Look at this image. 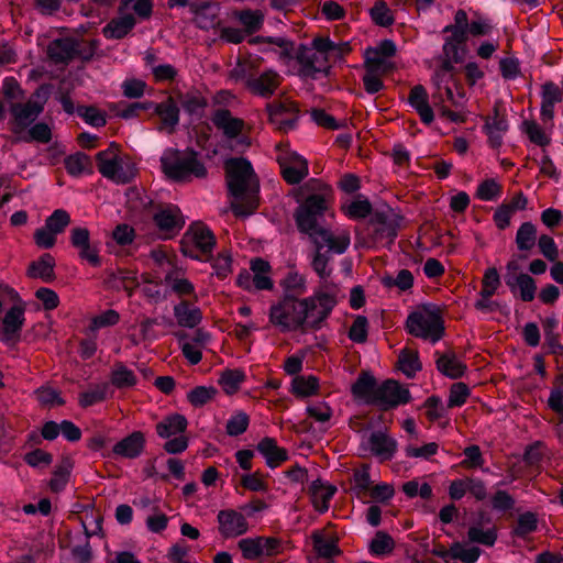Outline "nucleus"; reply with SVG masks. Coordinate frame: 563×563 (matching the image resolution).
Masks as SVG:
<instances>
[{
    "label": "nucleus",
    "mask_w": 563,
    "mask_h": 563,
    "mask_svg": "<svg viewBox=\"0 0 563 563\" xmlns=\"http://www.w3.org/2000/svg\"><path fill=\"white\" fill-rule=\"evenodd\" d=\"M485 133L492 147L497 148L503 143L504 134L508 130V122L504 115L499 113L497 107L494 108V115L486 119L484 125Z\"/></svg>",
    "instance_id": "29"
},
{
    "label": "nucleus",
    "mask_w": 563,
    "mask_h": 563,
    "mask_svg": "<svg viewBox=\"0 0 563 563\" xmlns=\"http://www.w3.org/2000/svg\"><path fill=\"white\" fill-rule=\"evenodd\" d=\"M231 209L238 217H249L258 207L260 184L251 163L243 158H229L224 163Z\"/></svg>",
    "instance_id": "1"
},
{
    "label": "nucleus",
    "mask_w": 563,
    "mask_h": 563,
    "mask_svg": "<svg viewBox=\"0 0 563 563\" xmlns=\"http://www.w3.org/2000/svg\"><path fill=\"white\" fill-rule=\"evenodd\" d=\"M174 316L178 324L185 328H195L202 320L201 310L188 301H181L176 305L174 307Z\"/></svg>",
    "instance_id": "40"
},
{
    "label": "nucleus",
    "mask_w": 563,
    "mask_h": 563,
    "mask_svg": "<svg viewBox=\"0 0 563 563\" xmlns=\"http://www.w3.org/2000/svg\"><path fill=\"white\" fill-rule=\"evenodd\" d=\"M377 388L378 385L375 378L367 373H363L352 385V394L356 399L374 405Z\"/></svg>",
    "instance_id": "39"
},
{
    "label": "nucleus",
    "mask_w": 563,
    "mask_h": 563,
    "mask_svg": "<svg viewBox=\"0 0 563 563\" xmlns=\"http://www.w3.org/2000/svg\"><path fill=\"white\" fill-rule=\"evenodd\" d=\"M397 236V225L385 216H377L373 223V238L375 242L391 243Z\"/></svg>",
    "instance_id": "45"
},
{
    "label": "nucleus",
    "mask_w": 563,
    "mask_h": 563,
    "mask_svg": "<svg viewBox=\"0 0 563 563\" xmlns=\"http://www.w3.org/2000/svg\"><path fill=\"white\" fill-rule=\"evenodd\" d=\"M408 103L415 109L424 124L429 125L433 122V109L429 101L428 91L422 85H416L410 89Z\"/></svg>",
    "instance_id": "24"
},
{
    "label": "nucleus",
    "mask_w": 563,
    "mask_h": 563,
    "mask_svg": "<svg viewBox=\"0 0 563 563\" xmlns=\"http://www.w3.org/2000/svg\"><path fill=\"white\" fill-rule=\"evenodd\" d=\"M299 64V76L303 78H317L318 74H327V57L313 48L301 47L296 56Z\"/></svg>",
    "instance_id": "17"
},
{
    "label": "nucleus",
    "mask_w": 563,
    "mask_h": 563,
    "mask_svg": "<svg viewBox=\"0 0 563 563\" xmlns=\"http://www.w3.org/2000/svg\"><path fill=\"white\" fill-rule=\"evenodd\" d=\"M501 194V185L493 178L482 181L476 190V197L482 201H495Z\"/></svg>",
    "instance_id": "51"
},
{
    "label": "nucleus",
    "mask_w": 563,
    "mask_h": 563,
    "mask_svg": "<svg viewBox=\"0 0 563 563\" xmlns=\"http://www.w3.org/2000/svg\"><path fill=\"white\" fill-rule=\"evenodd\" d=\"M213 124L229 139L236 137L244 129V121L232 117L227 109H218L212 115Z\"/></svg>",
    "instance_id": "28"
},
{
    "label": "nucleus",
    "mask_w": 563,
    "mask_h": 563,
    "mask_svg": "<svg viewBox=\"0 0 563 563\" xmlns=\"http://www.w3.org/2000/svg\"><path fill=\"white\" fill-rule=\"evenodd\" d=\"M372 20L380 26H389L394 23V15L385 1H376L369 11Z\"/></svg>",
    "instance_id": "59"
},
{
    "label": "nucleus",
    "mask_w": 563,
    "mask_h": 563,
    "mask_svg": "<svg viewBox=\"0 0 563 563\" xmlns=\"http://www.w3.org/2000/svg\"><path fill=\"white\" fill-rule=\"evenodd\" d=\"M250 424V417L244 411L233 412L227 421L225 431L230 437L244 433Z\"/></svg>",
    "instance_id": "53"
},
{
    "label": "nucleus",
    "mask_w": 563,
    "mask_h": 563,
    "mask_svg": "<svg viewBox=\"0 0 563 563\" xmlns=\"http://www.w3.org/2000/svg\"><path fill=\"white\" fill-rule=\"evenodd\" d=\"M269 322L280 332H305V321L300 299L292 295H284L269 307Z\"/></svg>",
    "instance_id": "7"
},
{
    "label": "nucleus",
    "mask_w": 563,
    "mask_h": 563,
    "mask_svg": "<svg viewBox=\"0 0 563 563\" xmlns=\"http://www.w3.org/2000/svg\"><path fill=\"white\" fill-rule=\"evenodd\" d=\"M341 289L338 285L322 282L311 296L300 299L302 306L305 332L318 331L339 303Z\"/></svg>",
    "instance_id": "2"
},
{
    "label": "nucleus",
    "mask_w": 563,
    "mask_h": 563,
    "mask_svg": "<svg viewBox=\"0 0 563 563\" xmlns=\"http://www.w3.org/2000/svg\"><path fill=\"white\" fill-rule=\"evenodd\" d=\"M408 332L432 343L440 341L444 334L441 309L435 305H423L411 312L406 321Z\"/></svg>",
    "instance_id": "6"
},
{
    "label": "nucleus",
    "mask_w": 563,
    "mask_h": 563,
    "mask_svg": "<svg viewBox=\"0 0 563 563\" xmlns=\"http://www.w3.org/2000/svg\"><path fill=\"white\" fill-rule=\"evenodd\" d=\"M96 161L99 173L117 184H128L134 177L133 167L124 164L120 158L119 147L115 143H111L107 150L97 153Z\"/></svg>",
    "instance_id": "9"
},
{
    "label": "nucleus",
    "mask_w": 563,
    "mask_h": 563,
    "mask_svg": "<svg viewBox=\"0 0 563 563\" xmlns=\"http://www.w3.org/2000/svg\"><path fill=\"white\" fill-rule=\"evenodd\" d=\"M470 542L485 547H493L497 540V531L494 527L484 528L479 525L470 527L467 531Z\"/></svg>",
    "instance_id": "47"
},
{
    "label": "nucleus",
    "mask_w": 563,
    "mask_h": 563,
    "mask_svg": "<svg viewBox=\"0 0 563 563\" xmlns=\"http://www.w3.org/2000/svg\"><path fill=\"white\" fill-rule=\"evenodd\" d=\"M395 548L394 539L384 531H377L369 544V551L374 555H386Z\"/></svg>",
    "instance_id": "50"
},
{
    "label": "nucleus",
    "mask_w": 563,
    "mask_h": 563,
    "mask_svg": "<svg viewBox=\"0 0 563 563\" xmlns=\"http://www.w3.org/2000/svg\"><path fill=\"white\" fill-rule=\"evenodd\" d=\"M368 334V320L364 316H357L350 330L349 339L355 343H364Z\"/></svg>",
    "instance_id": "61"
},
{
    "label": "nucleus",
    "mask_w": 563,
    "mask_h": 563,
    "mask_svg": "<svg viewBox=\"0 0 563 563\" xmlns=\"http://www.w3.org/2000/svg\"><path fill=\"white\" fill-rule=\"evenodd\" d=\"M366 449L380 462L389 461L397 450V442L387 433L375 431L366 440Z\"/></svg>",
    "instance_id": "22"
},
{
    "label": "nucleus",
    "mask_w": 563,
    "mask_h": 563,
    "mask_svg": "<svg viewBox=\"0 0 563 563\" xmlns=\"http://www.w3.org/2000/svg\"><path fill=\"white\" fill-rule=\"evenodd\" d=\"M55 260L54 257L45 253L38 260L33 261L29 267L26 275L30 278H37L44 283H51L55 279Z\"/></svg>",
    "instance_id": "34"
},
{
    "label": "nucleus",
    "mask_w": 563,
    "mask_h": 563,
    "mask_svg": "<svg viewBox=\"0 0 563 563\" xmlns=\"http://www.w3.org/2000/svg\"><path fill=\"white\" fill-rule=\"evenodd\" d=\"M470 396V388L464 383H455L451 386L448 407H461L464 405Z\"/></svg>",
    "instance_id": "64"
},
{
    "label": "nucleus",
    "mask_w": 563,
    "mask_h": 563,
    "mask_svg": "<svg viewBox=\"0 0 563 563\" xmlns=\"http://www.w3.org/2000/svg\"><path fill=\"white\" fill-rule=\"evenodd\" d=\"M135 25V19L132 14H125L111 20L102 30L104 37L109 40H120L124 37Z\"/></svg>",
    "instance_id": "42"
},
{
    "label": "nucleus",
    "mask_w": 563,
    "mask_h": 563,
    "mask_svg": "<svg viewBox=\"0 0 563 563\" xmlns=\"http://www.w3.org/2000/svg\"><path fill=\"white\" fill-rule=\"evenodd\" d=\"M394 65L388 58L377 55L375 52H365L364 69L386 75L393 69Z\"/></svg>",
    "instance_id": "55"
},
{
    "label": "nucleus",
    "mask_w": 563,
    "mask_h": 563,
    "mask_svg": "<svg viewBox=\"0 0 563 563\" xmlns=\"http://www.w3.org/2000/svg\"><path fill=\"white\" fill-rule=\"evenodd\" d=\"M437 356V368L443 375L456 379L464 375L466 371V365L456 356L453 352H446L444 354H440L435 352Z\"/></svg>",
    "instance_id": "32"
},
{
    "label": "nucleus",
    "mask_w": 563,
    "mask_h": 563,
    "mask_svg": "<svg viewBox=\"0 0 563 563\" xmlns=\"http://www.w3.org/2000/svg\"><path fill=\"white\" fill-rule=\"evenodd\" d=\"M319 382L314 376H297L292 380V393L300 397H308L318 391Z\"/></svg>",
    "instance_id": "54"
},
{
    "label": "nucleus",
    "mask_w": 563,
    "mask_h": 563,
    "mask_svg": "<svg viewBox=\"0 0 563 563\" xmlns=\"http://www.w3.org/2000/svg\"><path fill=\"white\" fill-rule=\"evenodd\" d=\"M79 43L71 38H59L48 45V56L55 62H68L79 54Z\"/></svg>",
    "instance_id": "35"
},
{
    "label": "nucleus",
    "mask_w": 563,
    "mask_h": 563,
    "mask_svg": "<svg viewBox=\"0 0 563 563\" xmlns=\"http://www.w3.org/2000/svg\"><path fill=\"white\" fill-rule=\"evenodd\" d=\"M372 488V479L369 475V466L363 465L354 471L353 474V490L361 497L366 495Z\"/></svg>",
    "instance_id": "57"
},
{
    "label": "nucleus",
    "mask_w": 563,
    "mask_h": 563,
    "mask_svg": "<svg viewBox=\"0 0 563 563\" xmlns=\"http://www.w3.org/2000/svg\"><path fill=\"white\" fill-rule=\"evenodd\" d=\"M431 82L434 87L432 92L433 107L439 110L441 117L451 122H463L464 118L446 106V102H449L454 107H461L465 101V92L455 79V71L434 70Z\"/></svg>",
    "instance_id": "3"
},
{
    "label": "nucleus",
    "mask_w": 563,
    "mask_h": 563,
    "mask_svg": "<svg viewBox=\"0 0 563 563\" xmlns=\"http://www.w3.org/2000/svg\"><path fill=\"white\" fill-rule=\"evenodd\" d=\"M153 220L165 238L177 234L185 225V218L177 206L169 205L155 212Z\"/></svg>",
    "instance_id": "19"
},
{
    "label": "nucleus",
    "mask_w": 563,
    "mask_h": 563,
    "mask_svg": "<svg viewBox=\"0 0 563 563\" xmlns=\"http://www.w3.org/2000/svg\"><path fill=\"white\" fill-rule=\"evenodd\" d=\"M64 166L68 175L82 177L93 173V163L90 156L82 152H76L64 159Z\"/></svg>",
    "instance_id": "37"
},
{
    "label": "nucleus",
    "mask_w": 563,
    "mask_h": 563,
    "mask_svg": "<svg viewBox=\"0 0 563 563\" xmlns=\"http://www.w3.org/2000/svg\"><path fill=\"white\" fill-rule=\"evenodd\" d=\"M311 503L314 509L319 512H325L329 509V504L334 496L336 488L334 486L325 485L320 481H316L311 485Z\"/></svg>",
    "instance_id": "41"
},
{
    "label": "nucleus",
    "mask_w": 563,
    "mask_h": 563,
    "mask_svg": "<svg viewBox=\"0 0 563 563\" xmlns=\"http://www.w3.org/2000/svg\"><path fill=\"white\" fill-rule=\"evenodd\" d=\"M284 295L301 296L307 291L306 278L297 271H289L280 280Z\"/></svg>",
    "instance_id": "46"
},
{
    "label": "nucleus",
    "mask_w": 563,
    "mask_h": 563,
    "mask_svg": "<svg viewBox=\"0 0 563 563\" xmlns=\"http://www.w3.org/2000/svg\"><path fill=\"white\" fill-rule=\"evenodd\" d=\"M188 427V421L185 416L180 413H173L166 416L156 424V433L159 438L169 439L176 435L184 434Z\"/></svg>",
    "instance_id": "31"
},
{
    "label": "nucleus",
    "mask_w": 563,
    "mask_h": 563,
    "mask_svg": "<svg viewBox=\"0 0 563 563\" xmlns=\"http://www.w3.org/2000/svg\"><path fill=\"white\" fill-rule=\"evenodd\" d=\"M218 532L224 539H234L245 534L250 525L244 514L232 509H222L217 515Z\"/></svg>",
    "instance_id": "14"
},
{
    "label": "nucleus",
    "mask_w": 563,
    "mask_h": 563,
    "mask_svg": "<svg viewBox=\"0 0 563 563\" xmlns=\"http://www.w3.org/2000/svg\"><path fill=\"white\" fill-rule=\"evenodd\" d=\"M70 223V216L64 209H56L47 219L45 220V225L53 231V233L60 234L65 231V229Z\"/></svg>",
    "instance_id": "58"
},
{
    "label": "nucleus",
    "mask_w": 563,
    "mask_h": 563,
    "mask_svg": "<svg viewBox=\"0 0 563 563\" xmlns=\"http://www.w3.org/2000/svg\"><path fill=\"white\" fill-rule=\"evenodd\" d=\"M165 284L178 296H195V286L181 267H172L165 275Z\"/></svg>",
    "instance_id": "33"
},
{
    "label": "nucleus",
    "mask_w": 563,
    "mask_h": 563,
    "mask_svg": "<svg viewBox=\"0 0 563 563\" xmlns=\"http://www.w3.org/2000/svg\"><path fill=\"white\" fill-rule=\"evenodd\" d=\"M111 382L118 388H125L134 386L137 383V378L133 371L122 363H118L112 369Z\"/></svg>",
    "instance_id": "48"
},
{
    "label": "nucleus",
    "mask_w": 563,
    "mask_h": 563,
    "mask_svg": "<svg viewBox=\"0 0 563 563\" xmlns=\"http://www.w3.org/2000/svg\"><path fill=\"white\" fill-rule=\"evenodd\" d=\"M238 547L247 560L275 556L285 550L284 541L276 537L244 538L239 541Z\"/></svg>",
    "instance_id": "12"
},
{
    "label": "nucleus",
    "mask_w": 563,
    "mask_h": 563,
    "mask_svg": "<svg viewBox=\"0 0 563 563\" xmlns=\"http://www.w3.org/2000/svg\"><path fill=\"white\" fill-rule=\"evenodd\" d=\"M409 400L410 393L407 388L401 387L396 380L387 379L378 385L374 405L383 410H388L405 405Z\"/></svg>",
    "instance_id": "15"
},
{
    "label": "nucleus",
    "mask_w": 563,
    "mask_h": 563,
    "mask_svg": "<svg viewBox=\"0 0 563 563\" xmlns=\"http://www.w3.org/2000/svg\"><path fill=\"white\" fill-rule=\"evenodd\" d=\"M505 280L512 292L516 289L519 290L521 300L530 302L534 299L537 285L530 275L525 273L518 275H506Z\"/></svg>",
    "instance_id": "30"
},
{
    "label": "nucleus",
    "mask_w": 563,
    "mask_h": 563,
    "mask_svg": "<svg viewBox=\"0 0 563 563\" xmlns=\"http://www.w3.org/2000/svg\"><path fill=\"white\" fill-rule=\"evenodd\" d=\"M399 369L407 376L413 377L421 369L419 356L417 352L404 350L398 358Z\"/></svg>",
    "instance_id": "49"
},
{
    "label": "nucleus",
    "mask_w": 563,
    "mask_h": 563,
    "mask_svg": "<svg viewBox=\"0 0 563 563\" xmlns=\"http://www.w3.org/2000/svg\"><path fill=\"white\" fill-rule=\"evenodd\" d=\"M161 164L164 174L176 181H186L191 177L203 178L207 175V168L194 150L168 148L163 153Z\"/></svg>",
    "instance_id": "4"
},
{
    "label": "nucleus",
    "mask_w": 563,
    "mask_h": 563,
    "mask_svg": "<svg viewBox=\"0 0 563 563\" xmlns=\"http://www.w3.org/2000/svg\"><path fill=\"white\" fill-rule=\"evenodd\" d=\"M216 394L213 387L198 386L187 394V399L194 407H201L212 400Z\"/></svg>",
    "instance_id": "60"
},
{
    "label": "nucleus",
    "mask_w": 563,
    "mask_h": 563,
    "mask_svg": "<svg viewBox=\"0 0 563 563\" xmlns=\"http://www.w3.org/2000/svg\"><path fill=\"white\" fill-rule=\"evenodd\" d=\"M467 35L465 32L450 33L445 37L442 47V55L438 57L439 65L434 70L455 71V64L461 63L465 56V42Z\"/></svg>",
    "instance_id": "13"
},
{
    "label": "nucleus",
    "mask_w": 563,
    "mask_h": 563,
    "mask_svg": "<svg viewBox=\"0 0 563 563\" xmlns=\"http://www.w3.org/2000/svg\"><path fill=\"white\" fill-rule=\"evenodd\" d=\"M331 202L332 191L330 189L308 196L295 213L299 231L308 234L312 241L318 240L319 231L324 229L319 225V218L330 208Z\"/></svg>",
    "instance_id": "5"
},
{
    "label": "nucleus",
    "mask_w": 563,
    "mask_h": 563,
    "mask_svg": "<svg viewBox=\"0 0 563 563\" xmlns=\"http://www.w3.org/2000/svg\"><path fill=\"white\" fill-rule=\"evenodd\" d=\"M43 109L44 102L34 97L24 103L12 104L13 131L18 133L29 128L43 112Z\"/></svg>",
    "instance_id": "16"
},
{
    "label": "nucleus",
    "mask_w": 563,
    "mask_h": 563,
    "mask_svg": "<svg viewBox=\"0 0 563 563\" xmlns=\"http://www.w3.org/2000/svg\"><path fill=\"white\" fill-rule=\"evenodd\" d=\"M501 285L500 276L496 267H488L483 275L479 295L493 297Z\"/></svg>",
    "instance_id": "56"
},
{
    "label": "nucleus",
    "mask_w": 563,
    "mask_h": 563,
    "mask_svg": "<svg viewBox=\"0 0 563 563\" xmlns=\"http://www.w3.org/2000/svg\"><path fill=\"white\" fill-rule=\"evenodd\" d=\"M250 269L253 276L255 290H272L274 282L269 276L271 265L267 261L256 257L251 261Z\"/></svg>",
    "instance_id": "36"
},
{
    "label": "nucleus",
    "mask_w": 563,
    "mask_h": 563,
    "mask_svg": "<svg viewBox=\"0 0 563 563\" xmlns=\"http://www.w3.org/2000/svg\"><path fill=\"white\" fill-rule=\"evenodd\" d=\"M276 151L283 178L290 185L299 184L309 173L307 161L291 152L287 144H277Z\"/></svg>",
    "instance_id": "11"
},
{
    "label": "nucleus",
    "mask_w": 563,
    "mask_h": 563,
    "mask_svg": "<svg viewBox=\"0 0 563 563\" xmlns=\"http://www.w3.org/2000/svg\"><path fill=\"white\" fill-rule=\"evenodd\" d=\"M257 451L265 457L269 467H276L288 459L287 451L277 445L273 438H264L257 444Z\"/></svg>",
    "instance_id": "38"
},
{
    "label": "nucleus",
    "mask_w": 563,
    "mask_h": 563,
    "mask_svg": "<svg viewBox=\"0 0 563 563\" xmlns=\"http://www.w3.org/2000/svg\"><path fill=\"white\" fill-rule=\"evenodd\" d=\"M538 230L537 227L530 222H523L517 230L515 242L517 249L521 252L531 251L536 243H538Z\"/></svg>",
    "instance_id": "43"
},
{
    "label": "nucleus",
    "mask_w": 563,
    "mask_h": 563,
    "mask_svg": "<svg viewBox=\"0 0 563 563\" xmlns=\"http://www.w3.org/2000/svg\"><path fill=\"white\" fill-rule=\"evenodd\" d=\"M539 252L550 262H555L560 256L559 247L554 239L548 234H541L538 239Z\"/></svg>",
    "instance_id": "63"
},
{
    "label": "nucleus",
    "mask_w": 563,
    "mask_h": 563,
    "mask_svg": "<svg viewBox=\"0 0 563 563\" xmlns=\"http://www.w3.org/2000/svg\"><path fill=\"white\" fill-rule=\"evenodd\" d=\"M452 553L454 560H460L464 563H475L481 556L479 548L468 545L462 542H454L452 544Z\"/></svg>",
    "instance_id": "52"
},
{
    "label": "nucleus",
    "mask_w": 563,
    "mask_h": 563,
    "mask_svg": "<svg viewBox=\"0 0 563 563\" xmlns=\"http://www.w3.org/2000/svg\"><path fill=\"white\" fill-rule=\"evenodd\" d=\"M313 243L319 249L327 246L336 254H343L350 246L351 236L347 230H341L333 234L331 231L323 229L319 231L318 240H313Z\"/></svg>",
    "instance_id": "27"
},
{
    "label": "nucleus",
    "mask_w": 563,
    "mask_h": 563,
    "mask_svg": "<svg viewBox=\"0 0 563 563\" xmlns=\"http://www.w3.org/2000/svg\"><path fill=\"white\" fill-rule=\"evenodd\" d=\"M3 291L14 305L4 313L1 319L0 340L2 342L15 341L25 321V305L19 294L11 287H3Z\"/></svg>",
    "instance_id": "10"
},
{
    "label": "nucleus",
    "mask_w": 563,
    "mask_h": 563,
    "mask_svg": "<svg viewBox=\"0 0 563 563\" xmlns=\"http://www.w3.org/2000/svg\"><path fill=\"white\" fill-rule=\"evenodd\" d=\"M269 121L282 131H288L294 128L298 108L289 100L274 101L267 104Z\"/></svg>",
    "instance_id": "18"
},
{
    "label": "nucleus",
    "mask_w": 563,
    "mask_h": 563,
    "mask_svg": "<svg viewBox=\"0 0 563 563\" xmlns=\"http://www.w3.org/2000/svg\"><path fill=\"white\" fill-rule=\"evenodd\" d=\"M540 96V118L543 122H552L554 118V107L563 100V82L562 86H559L553 81H545L541 86Z\"/></svg>",
    "instance_id": "21"
},
{
    "label": "nucleus",
    "mask_w": 563,
    "mask_h": 563,
    "mask_svg": "<svg viewBox=\"0 0 563 563\" xmlns=\"http://www.w3.org/2000/svg\"><path fill=\"white\" fill-rule=\"evenodd\" d=\"M313 550L318 556L330 559L340 553L338 537L328 530H314L311 534Z\"/></svg>",
    "instance_id": "26"
},
{
    "label": "nucleus",
    "mask_w": 563,
    "mask_h": 563,
    "mask_svg": "<svg viewBox=\"0 0 563 563\" xmlns=\"http://www.w3.org/2000/svg\"><path fill=\"white\" fill-rule=\"evenodd\" d=\"M235 18L244 26L243 31L249 35L258 32L263 27L265 12L262 10L246 9L238 11Z\"/></svg>",
    "instance_id": "44"
},
{
    "label": "nucleus",
    "mask_w": 563,
    "mask_h": 563,
    "mask_svg": "<svg viewBox=\"0 0 563 563\" xmlns=\"http://www.w3.org/2000/svg\"><path fill=\"white\" fill-rule=\"evenodd\" d=\"M525 132L529 140L539 146H547L550 144L551 139L545 131L534 121H526L523 123Z\"/></svg>",
    "instance_id": "62"
},
{
    "label": "nucleus",
    "mask_w": 563,
    "mask_h": 563,
    "mask_svg": "<svg viewBox=\"0 0 563 563\" xmlns=\"http://www.w3.org/2000/svg\"><path fill=\"white\" fill-rule=\"evenodd\" d=\"M216 245V239L209 228L200 222L192 223L181 238L180 246L185 256L205 261Z\"/></svg>",
    "instance_id": "8"
},
{
    "label": "nucleus",
    "mask_w": 563,
    "mask_h": 563,
    "mask_svg": "<svg viewBox=\"0 0 563 563\" xmlns=\"http://www.w3.org/2000/svg\"><path fill=\"white\" fill-rule=\"evenodd\" d=\"M152 109L161 120L158 131L167 134L174 133L179 123V108L176 101L168 97L159 103H153Z\"/></svg>",
    "instance_id": "23"
},
{
    "label": "nucleus",
    "mask_w": 563,
    "mask_h": 563,
    "mask_svg": "<svg viewBox=\"0 0 563 563\" xmlns=\"http://www.w3.org/2000/svg\"><path fill=\"white\" fill-rule=\"evenodd\" d=\"M283 77L274 69H267L249 78L246 89L254 96L271 98L282 85Z\"/></svg>",
    "instance_id": "20"
},
{
    "label": "nucleus",
    "mask_w": 563,
    "mask_h": 563,
    "mask_svg": "<svg viewBox=\"0 0 563 563\" xmlns=\"http://www.w3.org/2000/svg\"><path fill=\"white\" fill-rule=\"evenodd\" d=\"M145 435L142 431H133L117 442L112 449L114 455L124 459H136L145 449Z\"/></svg>",
    "instance_id": "25"
}]
</instances>
